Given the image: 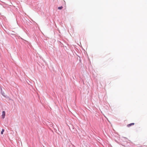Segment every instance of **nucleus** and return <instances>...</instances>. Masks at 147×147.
Wrapping results in <instances>:
<instances>
[{
  "mask_svg": "<svg viewBox=\"0 0 147 147\" xmlns=\"http://www.w3.org/2000/svg\"><path fill=\"white\" fill-rule=\"evenodd\" d=\"M127 126L128 127H129V124H128L127 125Z\"/></svg>",
  "mask_w": 147,
  "mask_h": 147,
  "instance_id": "obj_6",
  "label": "nucleus"
},
{
  "mask_svg": "<svg viewBox=\"0 0 147 147\" xmlns=\"http://www.w3.org/2000/svg\"><path fill=\"white\" fill-rule=\"evenodd\" d=\"M4 131V129H3L2 130V131L1 132V134H3V133Z\"/></svg>",
  "mask_w": 147,
  "mask_h": 147,
  "instance_id": "obj_3",
  "label": "nucleus"
},
{
  "mask_svg": "<svg viewBox=\"0 0 147 147\" xmlns=\"http://www.w3.org/2000/svg\"><path fill=\"white\" fill-rule=\"evenodd\" d=\"M0 89L1 90V94L3 95V96H4V97L6 98H9V97L7 96H6L5 95V94L2 91V89L0 87Z\"/></svg>",
  "mask_w": 147,
  "mask_h": 147,
  "instance_id": "obj_1",
  "label": "nucleus"
},
{
  "mask_svg": "<svg viewBox=\"0 0 147 147\" xmlns=\"http://www.w3.org/2000/svg\"><path fill=\"white\" fill-rule=\"evenodd\" d=\"M134 123H131L129 124V126H130L132 125H134Z\"/></svg>",
  "mask_w": 147,
  "mask_h": 147,
  "instance_id": "obj_5",
  "label": "nucleus"
},
{
  "mask_svg": "<svg viewBox=\"0 0 147 147\" xmlns=\"http://www.w3.org/2000/svg\"><path fill=\"white\" fill-rule=\"evenodd\" d=\"M62 6L59 7H58V9H61L63 8Z\"/></svg>",
  "mask_w": 147,
  "mask_h": 147,
  "instance_id": "obj_4",
  "label": "nucleus"
},
{
  "mask_svg": "<svg viewBox=\"0 0 147 147\" xmlns=\"http://www.w3.org/2000/svg\"><path fill=\"white\" fill-rule=\"evenodd\" d=\"M2 118L3 119H4L5 115V111H3L2 112Z\"/></svg>",
  "mask_w": 147,
  "mask_h": 147,
  "instance_id": "obj_2",
  "label": "nucleus"
}]
</instances>
